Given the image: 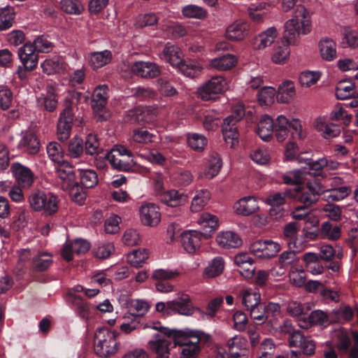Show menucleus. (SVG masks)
Wrapping results in <instances>:
<instances>
[{"instance_id":"obj_44","label":"nucleus","mask_w":358,"mask_h":358,"mask_svg":"<svg viewBox=\"0 0 358 358\" xmlns=\"http://www.w3.org/2000/svg\"><path fill=\"white\" fill-rule=\"evenodd\" d=\"M242 303L248 310L256 305H259L261 302V295L259 292L252 288H246L241 292Z\"/></svg>"},{"instance_id":"obj_43","label":"nucleus","mask_w":358,"mask_h":358,"mask_svg":"<svg viewBox=\"0 0 358 358\" xmlns=\"http://www.w3.org/2000/svg\"><path fill=\"white\" fill-rule=\"evenodd\" d=\"M270 6L266 3L251 4L248 13L251 20L255 22H262L269 12Z\"/></svg>"},{"instance_id":"obj_48","label":"nucleus","mask_w":358,"mask_h":358,"mask_svg":"<svg viewBox=\"0 0 358 358\" xmlns=\"http://www.w3.org/2000/svg\"><path fill=\"white\" fill-rule=\"evenodd\" d=\"M177 69H178L184 76L189 78L198 76L203 70L202 66L196 61H182Z\"/></svg>"},{"instance_id":"obj_16","label":"nucleus","mask_w":358,"mask_h":358,"mask_svg":"<svg viewBox=\"0 0 358 358\" xmlns=\"http://www.w3.org/2000/svg\"><path fill=\"white\" fill-rule=\"evenodd\" d=\"M250 24L243 20H238L229 24L225 32L226 38L232 41H241L249 34Z\"/></svg>"},{"instance_id":"obj_62","label":"nucleus","mask_w":358,"mask_h":358,"mask_svg":"<svg viewBox=\"0 0 358 358\" xmlns=\"http://www.w3.org/2000/svg\"><path fill=\"white\" fill-rule=\"evenodd\" d=\"M206 138L199 134H190L187 136L189 146L195 151H202L207 145Z\"/></svg>"},{"instance_id":"obj_58","label":"nucleus","mask_w":358,"mask_h":358,"mask_svg":"<svg viewBox=\"0 0 358 358\" xmlns=\"http://www.w3.org/2000/svg\"><path fill=\"white\" fill-rule=\"evenodd\" d=\"M321 74L318 71H303L299 77V82L303 87H310L315 85L320 78Z\"/></svg>"},{"instance_id":"obj_2","label":"nucleus","mask_w":358,"mask_h":358,"mask_svg":"<svg viewBox=\"0 0 358 358\" xmlns=\"http://www.w3.org/2000/svg\"><path fill=\"white\" fill-rule=\"evenodd\" d=\"M285 38L288 43L297 44L299 36L311 31L312 22L310 13L302 5L294 9L292 18L286 21L284 25Z\"/></svg>"},{"instance_id":"obj_11","label":"nucleus","mask_w":358,"mask_h":358,"mask_svg":"<svg viewBox=\"0 0 358 358\" xmlns=\"http://www.w3.org/2000/svg\"><path fill=\"white\" fill-rule=\"evenodd\" d=\"M181 243L184 250L189 254H194L201 248L202 238L208 236L196 230H186L181 235Z\"/></svg>"},{"instance_id":"obj_15","label":"nucleus","mask_w":358,"mask_h":358,"mask_svg":"<svg viewBox=\"0 0 358 358\" xmlns=\"http://www.w3.org/2000/svg\"><path fill=\"white\" fill-rule=\"evenodd\" d=\"M56 173L61 187L63 189L72 187L76 182L73 167L68 162H62L57 165Z\"/></svg>"},{"instance_id":"obj_63","label":"nucleus","mask_w":358,"mask_h":358,"mask_svg":"<svg viewBox=\"0 0 358 358\" xmlns=\"http://www.w3.org/2000/svg\"><path fill=\"white\" fill-rule=\"evenodd\" d=\"M52 263V255L48 252H39L33 259L34 266L40 271L47 269Z\"/></svg>"},{"instance_id":"obj_36","label":"nucleus","mask_w":358,"mask_h":358,"mask_svg":"<svg viewBox=\"0 0 358 358\" xmlns=\"http://www.w3.org/2000/svg\"><path fill=\"white\" fill-rule=\"evenodd\" d=\"M159 199L166 205L171 207L180 206L186 200V196L176 189H170L161 192Z\"/></svg>"},{"instance_id":"obj_41","label":"nucleus","mask_w":358,"mask_h":358,"mask_svg":"<svg viewBox=\"0 0 358 358\" xmlns=\"http://www.w3.org/2000/svg\"><path fill=\"white\" fill-rule=\"evenodd\" d=\"M224 268V261L222 257H215L211 259L203 271V276L213 278L221 275Z\"/></svg>"},{"instance_id":"obj_8","label":"nucleus","mask_w":358,"mask_h":358,"mask_svg":"<svg viewBox=\"0 0 358 358\" xmlns=\"http://www.w3.org/2000/svg\"><path fill=\"white\" fill-rule=\"evenodd\" d=\"M249 250L257 258L271 259L277 255L281 250V246L278 243L271 240H257L250 244Z\"/></svg>"},{"instance_id":"obj_42","label":"nucleus","mask_w":358,"mask_h":358,"mask_svg":"<svg viewBox=\"0 0 358 358\" xmlns=\"http://www.w3.org/2000/svg\"><path fill=\"white\" fill-rule=\"evenodd\" d=\"M357 93L355 83L348 80L340 81L336 87V96L341 100L350 99L352 96H357Z\"/></svg>"},{"instance_id":"obj_37","label":"nucleus","mask_w":358,"mask_h":358,"mask_svg":"<svg viewBox=\"0 0 358 358\" xmlns=\"http://www.w3.org/2000/svg\"><path fill=\"white\" fill-rule=\"evenodd\" d=\"M320 53L326 61H332L336 57V44L329 38H323L319 43Z\"/></svg>"},{"instance_id":"obj_34","label":"nucleus","mask_w":358,"mask_h":358,"mask_svg":"<svg viewBox=\"0 0 358 358\" xmlns=\"http://www.w3.org/2000/svg\"><path fill=\"white\" fill-rule=\"evenodd\" d=\"M162 55L163 59L173 67L178 68L182 62L181 50L176 45L167 43L163 50Z\"/></svg>"},{"instance_id":"obj_17","label":"nucleus","mask_w":358,"mask_h":358,"mask_svg":"<svg viewBox=\"0 0 358 358\" xmlns=\"http://www.w3.org/2000/svg\"><path fill=\"white\" fill-rule=\"evenodd\" d=\"M289 333V346L299 348L302 350L304 355H312L315 353V345L312 340L306 338L299 331H294Z\"/></svg>"},{"instance_id":"obj_50","label":"nucleus","mask_w":358,"mask_h":358,"mask_svg":"<svg viewBox=\"0 0 358 358\" xmlns=\"http://www.w3.org/2000/svg\"><path fill=\"white\" fill-rule=\"evenodd\" d=\"M180 272L177 269L157 268L151 274V279L155 282L169 281L179 276Z\"/></svg>"},{"instance_id":"obj_40","label":"nucleus","mask_w":358,"mask_h":358,"mask_svg":"<svg viewBox=\"0 0 358 358\" xmlns=\"http://www.w3.org/2000/svg\"><path fill=\"white\" fill-rule=\"evenodd\" d=\"M108 97V87L106 85H103L96 87L92 96V106L94 110L97 112L103 110Z\"/></svg>"},{"instance_id":"obj_18","label":"nucleus","mask_w":358,"mask_h":358,"mask_svg":"<svg viewBox=\"0 0 358 358\" xmlns=\"http://www.w3.org/2000/svg\"><path fill=\"white\" fill-rule=\"evenodd\" d=\"M257 199L255 196H248L236 201L233 206L234 212L242 216H249L259 210Z\"/></svg>"},{"instance_id":"obj_1","label":"nucleus","mask_w":358,"mask_h":358,"mask_svg":"<svg viewBox=\"0 0 358 358\" xmlns=\"http://www.w3.org/2000/svg\"><path fill=\"white\" fill-rule=\"evenodd\" d=\"M208 338L209 336L203 332L190 329L176 330L173 334L180 358H196L201 351V342Z\"/></svg>"},{"instance_id":"obj_39","label":"nucleus","mask_w":358,"mask_h":358,"mask_svg":"<svg viewBox=\"0 0 358 358\" xmlns=\"http://www.w3.org/2000/svg\"><path fill=\"white\" fill-rule=\"evenodd\" d=\"M222 134L227 144L230 147L234 146L238 142V132L234 122H229V118L224 120Z\"/></svg>"},{"instance_id":"obj_32","label":"nucleus","mask_w":358,"mask_h":358,"mask_svg":"<svg viewBox=\"0 0 358 358\" xmlns=\"http://www.w3.org/2000/svg\"><path fill=\"white\" fill-rule=\"evenodd\" d=\"M222 166V161L220 156L216 152H213L209 156V159L206 162V167L201 175V177L207 179H212L217 176Z\"/></svg>"},{"instance_id":"obj_31","label":"nucleus","mask_w":358,"mask_h":358,"mask_svg":"<svg viewBox=\"0 0 358 358\" xmlns=\"http://www.w3.org/2000/svg\"><path fill=\"white\" fill-rule=\"evenodd\" d=\"M274 132V121L268 115H264L260 118L257 125V134L264 141H268L273 137Z\"/></svg>"},{"instance_id":"obj_27","label":"nucleus","mask_w":358,"mask_h":358,"mask_svg":"<svg viewBox=\"0 0 358 358\" xmlns=\"http://www.w3.org/2000/svg\"><path fill=\"white\" fill-rule=\"evenodd\" d=\"M278 35V33L275 27H268L255 37L253 48L256 50H262L269 47L275 41Z\"/></svg>"},{"instance_id":"obj_61","label":"nucleus","mask_w":358,"mask_h":358,"mask_svg":"<svg viewBox=\"0 0 358 358\" xmlns=\"http://www.w3.org/2000/svg\"><path fill=\"white\" fill-rule=\"evenodd\" d=\"M286 193L289 197L296 199L299 202H301L306 205H310L315 203L316 201H306L307 198L310 197V192L307 188L301 189L299 187H296L294 189H288L286 190Z\"/></svg>"},{"instance_id":"obj_49","label":"nucleus","mask_w":358,"mask_h":358,"mask_svg":"<svg viewBox=\"0 0 358 358\" xmlns=\"http://www.w3.org/2000/svg\"><path fill=\"white\" fill-rule=\"evenodd\" d=\"M43 71L48 75L60 73L65 71L64 63L57 59H48L41 64Z\"/></svg>"},{"instance_id":"obj_64","label":"nucleus","mask_w":358,"mask_h":358,"mask_svg":"<svg viewBox=\"0 0 358 358\" xmlns=\"http://www.w3.org/2000/svg\"><path fill=\"white\" fill-rule=\"evenodd\" d=\"M309 324L325 327L329 324V319L326 313L320 310H316L310 314L308 317Z\"/></svg>"},{"instance_id":"obj_7","label":"nucleus","mask_w":358,"mask_h":358,"mask_svg":"<svg viewBox=\"0 0 358 358\" xmlns=\"http://www.w3.org/2000/svg\"><path fill=\"white\" fill-rule=\"evenodd\" d=\"M111 166L120 171H129L131 168L132 154L124 146H116L106 155Z\"/></svg>"},{"instance_id":"obj_33","label":"nucleus","mask_w":358,"mask_h":358,"mask_svg":"<svg viewBox=\"0 0 358 358\" xmlns=\"http://www.w3.org/2000/svg\"><path fill=\"white\" fill-rule=\"evenodd\" d=\"M113 55L110 50L92 52L88 54V63L92 69H100L109 64Z\"/></svg>"},{"instance_id":"obj_12","label":"nucleus","mask_w":358,"mask_h":358,"mask_svg":"<svg viewBox=\"0 0 358 358\" xmlns=\"http://www.w3.org/2000/svg\"><path fill=\"white\" fill-rule=\"evenodd\" d=\"M129 69L134 75L143 78H153L160 74V69L155 63L138 61L132 63Z\"/></svg>"},{"instance_id":"obj_45","label":"nucleus","mask_w":358,"mask_h":358,"mask_svg":"<svg viewBox=\"0 0 358 358\" xmlns=\"http://www.w3.org/2000/svg\"><path fill=\"white\" fill-rule=\"evenodd\" d=\"M257 97L258 103L261 106L269 107L275 102L276 90L273 87H263L259 90Z\"/></svg>"},{"instance_id":"obj_24","label":"nucleus","mask_w":358,"mask_h":358,"mask_svg":"<svg viewBox=\"0 0 358 358\" xmlns=\"http://www.w3.org/2000/svg\"><path fill=\"white\" fill-rule=\"evenodd\" d=\"M296 97V88L293 81L283 80L276 91V100L280 103L288 104Z\"/></svg>"},{"instance_id":"obj_14","label":"nucleus","mask_w":358,"mask_h":358,"mask_svg":"<svg viewBox=\"0 0 358 358\" xmlns=\"http://www.w3.org/2000/svg\"><path fill=\"white\" fill-rule=\"evenodd\" d=\"M140 218L142 224L148 227H156L161 220L159 207L152 203H145L140 208Z\"/></svg>"},{"instance_id":"obj_6","label":"nucleus","mask_w":358,"mask_h":358,"mask_svg":"<svg viewBox=\"0 0 358 358\" xmlns=\"http://www.w3.org/2000/svg\"><path fill=\"white\" fill-rule=\"evenodd\" d=\"M229 88V82L225 77L215 76L202 84L198 88L197 93L199 96L204 101L215 100Z\"/></svg>"},{"instance_id":"obj_59","label":"nucleus","mask_w":358,"mask_h":358,"mask_svg":"<svg viewBox=\"0 0 358 358\" xmlns=\"http://www.w3.org/2000/svg\"><path fill=\"white\" fill-rule=\"evenodd\" d=\"M80 182L86 188L94 187L98 182L97 175L90 169H79Z\"/></svg>"},{"instance_id":"obj_21","label":"nucleus","mask_w":358,"mask_h":358,"mask_svg":"<svg viewBox=\"0 0 358 358\" xmlns=\"http://www.w3.org/2000/svg\"><path fill=\"white\" fill-rule=\"evenodd\" d=\"M122 305L128 310V314L124 316V319L129 318V315L142 317L150 308L148 303L141 299H125L122 301Z\"/></svg>"},{"instance_id":"obj_20","label":"nucleus","mask_w":358,"mask_h":358,"mask_svg":"<svg viewBox=\"0 0 358 358\" xmlns=\"http://www.w3.org/2000/svg\"><path fill=\"white\" fill-rule=\"evenodd\" d=\"M32 44L26 43L18 50V57L22 65L34 71L38 65V56Z\"/></svg>"},{"instance_id":"obj_53","label":"nucleus","mask_w":358,"mask_h":358,"mask_svg":"<svg viewBox=\"0 0 358 358\" xmlns=\"http://www.w3.org/2000/svg\"><path fill=\"white\" fill-rule=\"evenodd\" d=\"M47 154L49 159L57 164H61L64 157V150L62 145L55 141L50 142L46 147Z\"/></svg>"},{"instance_id":"obj_4","label":"nucleus","mask_w":358,"mask_h":358,"mask_svg":"<svg viewBox=\"0 0 358 358\" xmlns=\"http://www.w3.org/2000/svg\"><path fill=\"white\" fill-rule=\"evenodd\" d=\"M119 349L117 333L107 327L96 330L94 338V350L101 358H108L115 355Z\"/></svg>"},{"instance_id":"obj_25","label":"nucleus","mask_w":358,"mask_h":358,"mask_svg":"<svg viewBox=\"0 0 358 358\" xmlns=\"http://www.w3.org/2000/svg\"><path fill=\"white\" fill-rule=\"evenodd\" d=\"M290 45L293 44L288 43L287 38H285V41L275 44L272 48L271 61L277 65L287 64L290 57Z\"/></svg>"},{"instance_id":"obj_13","label":"nucleus","mask_w":358,"mask_h":358,"mask_svg":"<svg viewBox=\"0 0 358 358\" xmlns=\"http://www.w3.org/2000/svg\"><path fill=\"white\" fill-rule=\"evenodd\" d=\"M227 346L231 358H248L249 355L247 340L236 335L227 341Z\"/></svg>"},{"instance_id":"obj_56","label":"nucleus","mask_w":358,"mask_h":358,"mask_svg":"<svg viewBox=\"0 0 358 358\" xmlns=\"http://www.w3.org/2000/svg\"><path fill=\"white\" fill-rule=\"evenodd\" d=\"M155 135L144 128H138L132 131L131 139L137 143L148 144L153 141Z\"/></svg>"},{"instance_id":"obj_22","label":"nucleus","mask_w":358,"mask_h":358,"mask_svg":"<svg viewBox=\"0 0 358 358\" xmlns=\"http://www.w3.org/2000/svg\"><path fill=\"white\" fill-rule=\"evenodd\" d=\"M215 242L223 249L237 248L243 243L239 235L232 231H220L215 237Z\"/></svg>"},{"instance_id":"obj_26","label":"nucleus","mask_w":358,"mask_h":358,"mask_svg":"<svg viewBox=\"0 0 358 358\" xmlns=\"http://www.w3.org/2000/svg\"><path fill=\"white\" fill-rule=\"evenodd\" d=\"M302 261L306 271L313 275H319L324 273L325 266L322 264L319 255L315 252H306L302 256Z\"/></svg>"},{"instance_id":"obj_23","label":"nucleus","mask_w":358,"mask_h":358,"mask_svg":"<svg viewBox=\"0 0 358 358\" xmlns=\"http://www.w3.org/2000/svg\"><path fill=\"white\" fill-rule=\"evenodd\" d=\"M11 169L19 186L23 188H29L32 185L34 175L29 168L19 163H15L13 164Z\"/></svg>"},{"instance_id":"obj_3","label":"nucleus","mask_w":358,"mask_h":358,"mask_svg":"<svg viewBox=\"0 0 358 358\" xmlns=\"http://www.w3.org/2000/svg\"><path fill=\"white\" fill-rule=\"evenodd\" d=\"M143 329H152L159 331L154 335L153 338L149 341L148 343L149 349L156 355L157 358H169L171 341L166 337L173 338V334L176 329L164 327L159 322H148L144 324Z\"/></svg>"},{"instance_id":"obj_55","label":"nucleus","mask_w":358,"mask_h":358,"mask_svg":"<svg viewBox=\"0 0 358 358\" xmlns=\"http://www.w3.org/2000/svg\"><path fill=\"white\" fill-rule=\"evenodd\" d=\"M15 19L13 8L5 6L0 8V31H5L10 28Z\"/></svg>"},{"instance_id":"obj_30","label":"nucleus","mask_w":358,"mask_h":358,"mask_svg":"<svg viewBox=\"0 0 358 358\" xmlns=\"http://www.w3.org/2000/svg\"><path fill=\"white\" fill-rule=\"evenodd\" d=\"M314 126L316 130L320 132L324 138H331L338 136L341 133L340 128L334 124L329 122L325 117L316 118Z\"/></svg>"},{"instance_id":"obj_51","label":"nucleus","mask_w":358,"mask_h":358,"mask_svg":"<svg viewBox=\"0 0 358 358\" xmlns=\"http://www.w3.org/2000/svg\"><path fill=\"white\" fill-rule=\"evenodd\" d=\"M20 146L30 154H35L39 149V142L33 133H27L20 142Z\"/></svg>"},{"instance_id":"obj_60","label":"nucleus","mask_w":358,"mask_h":358,"mask_svg":"<svg viewBox=\"0 0 358 358\" xmlns=\"http://www.w3.org/2000/svg\"><path fill=\"white\" fill-rule=\"evenodd\" d=\"M292 217L295 220L306 219V221L310 220L313 227L318 225V220L310 214V210L306 206L296 207L292 213Z\"/></svg>"},{"instance_id":"obj_9","label":"nucleus","mask_w":358,"mask_h":358,"mask_svg":"<svg viewBox=\"0 0 358 358\" xmlns=\"http://www.w3.org/2000/svg\"><path fill=\"white\" fill-rule=\"evenodd\" d=\"M170 314H179L185 316L192 315L196 310H200L194 307L191 301L189 296L187 294L180 293L178 297L168 301Z\"/></svg>"},{"instance_id":"obj_10","label":"nucleus","mask_w":358,"mask_h":358,"mask_svg":"<svg viewBox=\"0 0 358 358\" xmlns=\"http://www.w3.org/2000/svg\"><path fill=\"white\" fill-rule=\"evenodd\" d=\"M73 112L71 105H67L60 113L57 127V136L60 141H66L72 129Z\"/></svg>"},{"instance_id":"obj_54","label":"nucleus","mask_w":358,"mask_h":358,"mask_svg":"<svg viewBox=\"0 0 358 358\" xmlns=\"http://www.w3.org/2000/svg\"><path fill=\"white\" fill-rule=\"evenodd\" d=\"M182 14L187 18L204 19L207 16V11L203 7L194 4H189L182 7Z\"/></svg>"},{"instance_id":"obj_29","label":"nucleus","mask_w":358,"mask_h":358,"mask_svg":"<svg viewBox=\"0 0 358 358\" xmlns=\"http://www.w3.org/2000/svg\"><path fill=\"white\" fill-rule=\"evenodd\" d=\"M234 264L242 270L240 271L241 275L245 278H251L255 273V268L252 266L254 259L247 253H239L234 258Z\"/></svg>"},{"instance_id":"obj_38","label":"nucleus","mask_w":358,"mask_h":358,"mask_svg":"<svg viewBox=\"0 0 358 358\" xmlns=\"http://www.w3.org/2000/svg\"><path fill=\"white\" fill-rule=\"evenodd\" d=\"M290 121L282 115H278L274 121L275 136L278 142H283L289 134Z\"/></svg>"},{"instance_id":"obj_57","label":"nucleus","mask_w":358,"mask_h":358,"mask_svg":"<svg viewBox=\"0 0 358 358\" xmlns=\"http://www.w3.org/2000/svg\"><path fill=\"white\" fill-rule=\"evenodd\" d=\"M61 8L71 15H80L84 10V6L79 0H62Z\"/></svg>"},{"instance_id":"obj_52","label":"nucleus","mask_w":358,"mask_h":358,"mask_svg":"<svg viewBox=\"0 0 358 358\" xmlns=\"http://www.w3.org/2000/svg\"><path fill=\"white\" fill-rule=\"evenodd\" d=\"M320 234L323 238L330 241H336L341 237V229L340 226L333 225L329 222H324L321 226Z\"/></svg>"},{"instance_id":"obj_46","label":"nucleus","mask_w":358,"mask_h":358,"mask_svg":"<svg viewBox=\"0 0 358 358\" xmlns=\"http://www.w3.org/2000/svg\"><path fill=\"white\" fill-rule=\"evenodd\" d=\"M196 222L206 231L212 232L218 228L217 217L208 212L201 213Z\"/></svg>"},{"instance_id":"obj_28","label":"nucleus","mask_w":358,"mask_h":358,"mask_svg":"<svg viewBox=\"0 0 358 358\" xmlns=\"http://www.w3.org/2000/svg\"><path fill=\"white\" fill-rule=\"evenodd\" d=\"M237 61L235 55L226 54L210 59L208 67L218 71H227L233 69L236 65Z\"/></svg>"},{"instance_id":"obj_35","label":"nucleus","mask_w":358,"mask_h":358,"mask_svg":"<svg viewBox=\"0 0 358 358\" xmlns=\"http://www.w3.org/2000/svg\"><path fill=\"white\" fill-rule=\"evenodd\" d=\"M210 199V194L206 189H200L196 192L192 199L189 210L196 213L201 211Z\"/></svg>"},{"instance_id":"obj_47","label":"nucleus","mask_w":358,"mask_h":358,"mask_svg":"<svg viewBox=\"0 0 358 358\" xmlns=\"http://www.w3.org/2000/svg\"><path fill=\"white\" fill-rule=\"evenodd\" d=\"M150 252L145 248L134 250L127 255V262L131 266L138 268L141 267L149 258Z\"/></svg>"},{"instance_id":"obj_19","label":"nucleus","mask_w":358,"mask_h":358,"mask_svg":"<svg viewBox=\"0 0 358 358\" xmlns=\"http://www.w3.org/2000/svg\"><path fill=\"white\" fill-rule=\"evenodd\" d=\"M90 243L85 240L77 238L73 242H67L62 250V255L66 261L73 258V254H83L89 250Z\"/></svg>"},{"instance_id":"obj_5","label":"nucleus","mask_w":358,"mask_h":358,"mask_svg":"<svg viewBox=\"0 0 358 358\" xmlns=\"http://www.w3.org/2000/svg\"><path fill=\"white\" fill-rule=\"evenodd\" d=\"M30 207L35 211L42 212L45 215H51L57 210V198L50 192L35 190L28 198Z\"/></svg>"}]
</instances>
